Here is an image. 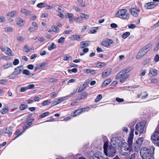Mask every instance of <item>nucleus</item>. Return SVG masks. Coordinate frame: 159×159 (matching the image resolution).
<instances>
[{
    "instance_id": "nucleus-1",
    "label": "nucleus",
    "mask_w": 159,
    "mask_h": 159,
    "mask_svg": "<svg viewBox=\"0 0 159 159\" xmlns=\"http://www.w3.org/2000/svg\"><path fill=\"white\" fill-rule=\"evenodd\" d=\"M154 150L155 148L153 146L142 148L141 150L140 154L142 159H154L153 154Z\"/></svg>"
},
{
    "instance_id": "nucleus-2",
    "label": "nucleus",
    "mask_w": 159,
    "mask_h": 159,
    "mask_svg": "<svg viewBox=\"0 0 159 159\" xmlns=\"http://www.w3.org/2000/svg\"><path fill=\"white\" fill-rule=\"evenodd\" d=\"M127 12V10L126 9H120L116 14L115 17L120 18L123 20H128L129 18V15Z\"/></svg>"
},
{
    "instance_id": "nucleus-3",
    "label": "nucleus",
    "mask_w": 159,
    "mask_h": 159,
    "mask_svg": "<svg viewBox=\"0 0 159 159\" xmlns=\"http://www.w3.org/2000/svg\"><path fill=\"white\" fill-rule=\"evenodd\" d=\"M150 49L148 45H146L140 50L136 56V58L139 59L144 56Z\"/></svg>"
},
{
    "instance_id": "nucleus-4",
    "label": "nucleus",
    "mask_w": 159,
    "mask_h": 159,
    "mask_svg": "<svg viewBox=\"0 0 159 159\" xmlns=\"http://www.w3.org/2000/svg\"><path fill=\"white\" fill-rule=\"evenodd\" d=\"M107 153H104L107 156L109 157H113L114 156L116 153L115 148L113 146H110L107 151Z\"/></svg>"
},
{
    "instance_id": "nucleus-5",
    "label": "nucleus",
    "mask_w": 159,
    "mask_h": 159,
    "mask_svg": "<svg viewBox=\"0 0 159 159\" xmlns=\"http://www.w3.org/2000/svg\"><path fill=\"white\" fill-rule=\"evenodd\" d=\"M145 126L144 123L143 122H139L135 126L136 130L138 131L140 133H143L144 131V128Z\"/></svg>"
},
{
    "instance_id": "nucleus-6",
    "label": "nucleus",
    "mask_w": 159,
    "mask_h": 159,
    "mask_svg": "<svg viewBox=\"0 0 159 159\" xmlns=\"http://www.w3.org/2000/svg\"><path fill=\"white\" fill-rule=\"evenodd\" d=\"M76 92V91H74L73 92L71 93L67 96L61 97L57 98L56 100H57L58 104L59 103L61 102L62 101L68 99L69 98L72 97L73 95H74Z\"/></svg>"
},
{
    "instance_id": "nucleus-7",
    "label": "nucleus",
    "mask_w": 159,
    "mask_h": 159,
    "mask_svg": "<svg viewBox=\"0 0 159 159\" xmlns=\"http://www.w3.org/2000/svg\"><path fill=\"white\" fill-rule=\"evenodd\" d=\"M143 141V137L139 138L136 141V143L134 144V146L135 148H137L140 147Z\"/></svg>"
},
{
    "instance_id": "nucleus-8",
    "label": "nucleus",
    "mask_w": 159,
    "mask_h": 159,
    "mask_svg": "<svg viewBox=\"0 0 159 159\" xmlns=\"http://www.w3.org/2000/svg\"><path fill=\"white\" fill-rule=\"evenodd\" d=\"M139 9H136L134 8H131L129 10L131 14L134 17H137L138 16V12H139Z\"/></svg>"
},
{
    "instance_id": "nucleus-9",
    "label": "nucleus",
    "mask_w": 159,
    "mask_h": 159,
    "mask_svg": "<svg viewBox=\"0 0 159 159\" xmlns=\"http://www.w3.org/2000/svg\"><path fill=\"white\" fill-rule=\"evenodd\" d=\"M111 72V68H108L105 70L102 74V77L103 78L109 76Z\"/></svg>"
},
{
    "instance_id": "nucleus-10",
    "label": "nucleus",
    "mask_w": 159,
    "mask_h": 159,
    "mask_svg": "<svg viewBox=\"0 0 159 159\" xmlns=\"http://www.w3.org/2000/svg\"><path fill=\"white\" fill-rule=\"evenodd\" d=\"M155 3L153 2H151L146 3L145 7L147 9H151L154 8L157 5L155 4Z\"/></svg>"
},
{
    "instance_id": "nucleus-11",
    "label": "nucleus",
    "mask_w": 159,
    "mask_h": 159,
    "mask_svg": "<svg viewBox=\"0 0 159 159\" xmlns=\"http://www.w3.org/2000/svg\"><path fill=\"white\" fill-rule=\"evenodd\" d=\"M87 95V93L86 92H84L78 95L77 99L79 100H84L86 98Z\"/></svg>"
},
{
    "instance_id": "nucleus-12",
    "label": "nucleus",
    "mask_w": 159,
    "mask_h": 159,
    "mask_svg": "<svg viewBox=\"0 0 159 159\" xmlns=\"http://www.w3.org/2000/svg\"><path fill=\"white\" fill-rule=\"evenodd\" d=\"M12 128L11 126L7 127L3 130L2 132L5 134H8V136L10 137L12 134Z\"/></svg>"
},
{
    "instance_id": "nucleus-13",
    "label": "nucleus",
    "mask_w": 159,
    "mask_h": 159,
    "mask_svg": "<svg viewBox=\"0 0 159 159\" xmlns=\"http://www.w3.org/2000/svg\"><path fill=\"white\" fill-rule=\"evenodd\" d=\"M126 73L125 71V70H121L117 74L115 77L116 79L117 80L121 78V77L124 75Z\"/></svg>"
},
{
    "instance_id": "nucleus-14",
    "label": "nucleus",
    "mask_w": 159,
    "mask_h": 159,
    "mask_svg": "<svg viewBox=\"0 0 159 159\" xmlns=\"http://www.w3.org/2000/svg\"><path fill=\"white\" fill-rule=\"evenodd\" d=\"M111 81V79H108L105 80L102 85V87L103 88L107 86L110 84Z\"/></svg>"
},
{
    "instance_id": "nucleus-15",
    "label": "nucleus",
    "mask_w": 159,
    "mask_h": 159,
    "mask_svg": "<svg viewBox=\"0 0 159 159\" xmlns=\"http://www.w3.org/2000/svg\"><path fill=\"white\" fill-rule=\"evenodd\" d=\"M17 15V13L15 11L9 12L6 15L7 17H13Z\"/></svg>"
},
{
    "instance_id": "nucleus-16",
    "label": "nucleus",
    "mask_w": 159,
    "mask_h": 159,
    "mask_svg": "<svg viewBox=\"0 0 159 159\" xmlns=\"http://www.w3.org/2000/svg\"><path fill=\"white\" fill-rule=\"evenodd\" d=\"M56 45L53 42L51 43L48 46V49L49 50L51 51L56 48Z\"/></svg>"
},
{
    "instance_id": "nucleus-17",
    "label": "nucleus",
    "mask_w": 159,
    "mask_h": 159,
    "mask_svg": "<svg viewBox=\"0 0 159 159\" xmlns=\"http://www.w3.org/2000/svg\"><path fill=\"white\" fill-rule=\"evenodd\" d=\"M149 74H152L154 76H156L157 74V71L155 69L151 68L150 70Z\"/></svg>"
},
{
    "instance_id": "nucleus-18",
    "label": "nucleus",
    "mask_w": 159,
    "mask_h": 159,
    "mask_svg": "<svg viewBox=\"0 0 159 159\" xmlns=\"http://www.w3.org/2000/svg\"><path fill=\"white\" fill-rule=\"evenodd\" d=\"M89 16L87 14L81 13L80 14V17L81 18H84L86 20H88L89 18Z\"/></svg>"
},
{
    "instance_id": "nucleus-19",
    "label": "nucleus",
    "mask_w": 159,
    "mask_h": 159,
    "mask_svg": "<svg viewBox=\"0 0 159 159\" xmlns=\"http://www.w3.org/2000/svg\"><path fill=\"white\" fill-rule=\"evenodd\" d=\"M82 113V110L81 109H78L76 110L75 111L73 114L74 116H75L77 115H79Z\"/></svg>"
},
{
    "instance_id": "nucleus-20",
    "label": "nucleus",
    "mask_w": 159,
    "mask_h": 159,
    "mask_svg": "<svg viewBox=\"0 0 159 159\" xmlns=\"http://www.w3.org/2000/svg\"><path fill=\"white\" fill-rule=\"evenodd\" d=\"M85 73L88 74L90 73L92 75H94L96 74L95 71L94 70H91L89 69H87L86 70Z\"/></svg>"
},
{
    "instance_id": "nucleus-21",
    "label": "nucleus",
    "mask_w": 159,
    "mask_h": 159,
    "mask_svg": "<svg viewBox=\"0 0 159 159\" xmlns=\"http://www.w3.org/2000/svg\"><path fill=\"white\" fill-rule=\"evenodd\" d=\"M124 145L125 146V147L124 148L122 146V149H124L125 151H130V148L129 147V145L126 143L124 144Z\"/></svg>"
},
{
    "instance_id": "nucleus-22",
    "label": "nucleus",
    "mask_w": 159,
    "mask_h": 159,
    "mask_svg": "<svg viewBox=\"0 0 159 159\" xmlns=\"http://www.w3.org/2000/svg\"><path fill=\"white\" fill-rule=\"evenodd\" d=\"M12 52L11 50L8 48H7V50L5 52V53L9 56H13V55L12 54Z\"/></svg>"
},
{
    "instance_id": "nucleus-23",
    "label": "nucleus",
    "mask_w": 159,
    "mask_h": 159,
    "mask_svg": "<svg viewBox=\"0 0 159 159\" xmlns=\"http://www.w3.org/2000/svg\"><path fill=\"white\" fill-rule=\"evenodd\" d=\"M20 11L22 13L27 16L30 13V12L29 11L25 9H22Z\"/></svg>"
},
{
    "instance_id": "nucleus-24",
    "label": "nucleus",
    "mask_w": 159,
    "mask_h": 159,
    "mask_svg": "<svg viewBox=\"0 0 159 159\" xmlns=\"http://www.w3.org/2000/svg\"><path fill=\"white\" fill-rule=\"evenodd\" d=\"M86 87V84H84L82 86H81L79 89L78 92L80 93L84 90Z\"/></svg>"
},
{
    "instance_id": "nucleus-25",
    "label": "nucleus",
    "mask_w": 159,
    "mask_h": 159,
    "mask_svg": "<svg viewBox=\"0 0 159 159\" xmlns=\"http://www.w3.org/2000/svg\"><path fill=\"white\" fill-rule=\"evenodd\" d=\"M47 4L44 2H41L38 3L37 5V7L39 8H42L46 7Z\"/></svg>"
},
{
    "instance_id": "nucleus-26",
    "label": "nucleus",
    "mask_w": 159,
    "mask_h": 159,
    "mask_svg": "<svg viewBox=\"0 0 159 159\" xmlns=\"http://www.w3.org/2000/svg\"><path fill=\"white\" fill-rule=\"evenodd\" d=\"M20 73V66L18 67L15 69V71L13 73V75H17Z\"/></svg>"
},
{
    "instance_id": "nucleus-27",
    "label": "nucleus",
    "mask_w": 159,
    "mask_h": 159,
    "mask_svg": "<svg viewBox=\"0 0 159 159\" xmlns=\"http://www.w3.org/2000/svg\"><path fill=\"white\" fill-rule=\"evenodd\" d=\"M133 136L129 135V137L128 139V142L129 146L131 145L132 144Z\"/></svg>"
},
{
    "instance_id": "nucleus-28",
    "label": "nucleus",
    "mask_w": 159,
    "mask_h": 159,
    "mask_svg": "<svg viewBox=\"0 0 159 159\" xmlns=\"http://www.w3.org/2000/svg\"><path fill=\"white\" fill-rule=\"evenodd\" d=\"M49 114V112L48 111H46L42 113L39 116L40 118H43L45 117L48 116Z\"/></svg>"
},
{
    "instance_id": "nucleus-29",
    "label": "nucleus",
    "mask_w": 159,
    "mask_h": 159,
    "mask_svg": "<svg viewBox=\"0 0 159 159\" xmlns=\"http://www.w3.org/2000/svg\"><path fill=\"white\" fill-rule=\"evenodd\" d=\"M108 145L107 143H105L103 145L104 152V153H107V151L108 150Z\"/></svg>"
},
{
    "instance_id": "nucleus-30",
    "label": "nucleus",
    "mask_w": 159,
    "mask_h": 159,
    "mask_svg": "<svg viewBox=\"0 0 159 159\" xmlns=\"http://www.w3.org/2000/svg\"><path fill=\"white\" fill-rule=\"evenodd\" d=\"M102 98V94H100L98 95L96 98L95 99V102H98Z\"/></svg>"
},
{
    "instance_id": "nucleus-31",
    "label": "nucleus",
    "mask_w": 159,
    "mask_h": 159,
    "mask_svg": "<svg viewBox=\"0 0 159 159\" xmlns=\"http://www.w3.org/2000/svg\"><path fill=\"white\" fill-rule=\"evenodd\" d=\"M23 51L27 53L29 52H30V48L27 45H25L23 48Z\"/></svg>"
},
{
    "instance_id": "nucleus-32",
    "label": "nucleus",
    "mask_w": 159,
    "mask_h": 159,
    "mask_svg": "<svg viewBox=\"0 0 159 159\" xmlns=\"http://www.w3.org/2000/svg\"><path fill=\"white\" fill-rule=\"evenodd\" d=\"M83 51L84 53L80 52V55L81 56H82L84 55V53L88 52L89 51V49L88 48H84L83 49Z\"/></svg>"
},
{
    "instance_id": "nucleus-33",
    "label": "nucleus",
    "mask_w": 159,
    "mask_h": 159,
    "mask_svg": "<svg viewBox=\"0 0 159 159\" xmlns=\"http://www.w3.org/2000/svg\"><path fill=\"white\" fill-rule=\"evenodd\" d=\"M130 34V33L129 32H126L124 33L122 35L123 38L125 39Z\"/></svg>"
},
{
    "instance_id": "nucleus-34",
    "label": "nucleus",
    "mask_w": 159,
    "mask_h": 159,
    "mask_svg": "<svg viewBox=\"0 0 159 159\" xmlns=\"http://www.w3.org/2000/svg\"><path fill=\"white\" fill-rule=\"evenodd\" d=\"M34 120V119H30L27 121V124L28 126H30L32 124V122Z\"/></svg>"
},
{
    "instance_id": "nucleus-35",
    "label": "nucleus",
    "mask_w": 159,
    "mask_h": 159,
    "mask_svg": "<svg viewBox=\"0 0 159 159\" xmlns=\"http://www.w3.org/2000/svg\"><path fill=\"white\" fill-rule=\"evenodd\" d=\"M106 64L104 62H100L97 64V67L98 68H101L104 67Z\"/></svg>"
},
{
    "instance_id": "nucleus-36",
    "label": "nucleus",
    "mask_w": 159,
    "mask_h": 159,
    "mask_svg": "<svg viewBox=\"0 0 159 159\" xmlns=\"http://www.w3.org/2000/svg\"><path fill=\"white\" fill-rule=\"evenodd\" d=\"M65 38L64 37L60 38L58 41V43H63L65 42Z\"/></svg>"
},
{
    "instance_id": "nucleus-37",
    "label": "nucleus",
    "mask_w": 159,
    "mask_h": 159,
    "mask_svg": "<svg viewBox=\"0 0 159 159\" xmlns=\"http://www.w3.org/2000/svg\"><path fill=\"white\" fill-rule=\"evenodd\" d=\"M22 73L23 74L28 75H30V71L28 70H24L22 71Z\"/></svg>"
},
{
    "instance_id": "nucleus-38",
    "label": "nucleus",
    "mask_w": 159,
    "mask_h": 159,
    "mask_svg": "<svg viewBox=\"0 0 159 159\" xmlns=\"http://www.w3.org/2000/svg\"><path fill=\"white\" fill-rule=\"evenodd\" d=\"M28 107V106L27 105L25 104H22L20 105V110H24L27 108Z\"/></svg>"
},
{
    "instance_id": "nucleus-39",
    "label": "nucleus",
    "mask_w": 159,
    "mask_h": 159,
    "mask_svg": "<svg viewBox=\"0 0 159 159\" xmlns=\"http://www.w3.org/2000/svg\"><path fill=\"white\" fill-rule=\"evenodd\" d=\"M132 69V67H128L126 68H125L124 70H125V71L126 73L129 72Z\"/></svg>"
},
{
    "instance_id": "nucleus-40",
    "label": "nucleus",
    "mask_w": 159,
    "mask_h": 159,
    "mask_svg": "<svg viewBox=\"0 0 159 159\" xmlns=\"http://www.w3.org/2000/svg\"><path fill=\"white\" fill-rule=\"evenodd\" d=\"M51 102H50L48 100H46L42 102V104L43 106H45L49 105L51 103Z\"/></svg>"
},
{
    "instance_id": "nucleus-41",
    "label": "nucleus",
    "mask_w": 159,
    "mask_h": 159,
    "mask_svg": "<svg viewBox=\"0 0 159 159\" xmlns=\"http://www.w3.org/2000/svg\"><path fill=\"white\" fill-rule=\"evenodd\" d=\"M80 35H74L73 36V39L74 40H78L80 39Z\"/></svg>"
},
{
    "instance_id": "nucleus-42",
    "label": "nucleus",
    "mask_w": 159,
    "mask_h": 159,
    "mask_svg": "<svg viewBox=\"0 0 159 159\" xmlns=\"http://www.w3.org/2000/svg\"><path fill=\"white\" fill-rule=\"evenodd\" d=\"M101 44L105 47H107L109 46L108 43H107V41H104L102 42L101 43Z\"/></svg>"
},
{
    "instance_id": "nucleus-43",
    "label": "nucleus",
    "mask_w": 159,
    "mask_h": 159,
    "mask_svg": "<svg viewBox=\"0 0 159 159\" xmlns=\"http://www.w3.org/2000/svg\"><path fill=\"white\" fill-rule=\"evenodd\" d=\"M58 29L59 28L56 25H54L52 27V31L54 32H57V31L58 30Z\"/></svg>"
},
{
    "instance_id": "nucleus-44",
    "label": "nucleus",
    "mask_w": 159,
    "mask_h": 159,
    "mask_svg": "<svg viewBox=\"0 0 159 159\" xmlns=\"http://www.w3.org/2000/svg\"><path fill=\"white\" fill-rule=\"evenodd\" d=\"M8 111V110L7 108L3 109L1 110V113L2 114H4L7 113Z\"/></svg>"
},
{
    "instance_id": "nucleus-45",
    "label": "nucleus",
    "mask_w": 159,
    "mask_h": 159,
    "mask_svg": "<svg viewBox=\"0 0 159 159\" xmlns=\"http://www.w3.org/2000/svg\"><path fill=\"white\" fill-rule=\"evenodd\" d=\"M78 71L77 69L76 68H74L71 70L70 69H68V72L71 73V71L73 73H76Z\"/></svg>"
},
{
    "instance_id": "nucleus-46",
    "label": "nucleus",
    "mask_w": 159,
    "mask_h": 159,
    "mask_svg": "<svg viewBox=\"0 0 159 159\" xmlns=\"http://www.w3.org/2000/svg\"><path fill=\"white\" fill-rule=\"evenodd\" d=\"M98 29V27H93V29H91L90 31L91 33H95L96 32V31Z\"/></svg>"
},
{
    "instance_id": "nucleus-47",
    "label": "nucleus",
    "mask_w": 159,
    "mask_h": 159,
    "mask_svg": "<svg viewBox=\"0 0 159 159\" xmlns=\"http://www.w3.org/2000/svg\"><path fill=\"white\" fill-rule=\"evenodd\" d=\"M12 64L11 63H7L6 64L4 65L3 67L5 69H7L10 66H11Z\"/></svg>"
},
{
    "instance_id": "nucleus-48",
    "label": "nucleus",
    "mask_w": 159,
    "mask_h": 159,
    "mask_svg": "<svg viewBox=\"0 0 159 159\" xmlns=\"http://www.w3.org/2000/svg\"><path fill=\"white\" fill-rule=\"evenodd\" d=\"M116 101L118 102H124V100L123 98H116Z\"/></svg>"
},
{
    "instance_id": "nucleus-49",
    "label": "nucleus",
    "mask_w": 159,
    "mask_h": 159,
    "mask_svg": "<svg viewBox=\"0 0 159 159\" xmlns=\"http://www.w3.org/2000/svg\"><path fill=\"white\" fill-rule=\"evenodd\" d=\"M57 80L54 78H50L47 80V81L49 82H55L57 81Z\"/></svg>"
},
{
    "instance_id": "nucleus-50",
    "label": "nucleus",
    "mask_w": 159,
    "mask_h": 159,
    "mask_svg": "<svg viewBox=\"0 0 159 159\" xmlns=\"http://www.w3.org/2000/svg\"><path fill=\"white\" fill-rule=\"evenodd\" d=\"M37 30V28H35L34 27H30L29 28V30L32 32H33Z\"/></svg>"
},
{
    "instance_id": "nucleus-51",
    "label": "nucleus",
    "mask_w": 159,
    "mask_h": 159,
    "mask_svg": "<svg viewBox=\"0 0 159 159\" xmlns=\"http://www.w3.org/2000/svg\"><path fill=\"white\" fill-rule=\"evenodd\" d=\"M85 43L83 41L81 42L80 44V47L81 48H84L86 47L85 45Z\"/></svg>"
},
{
    "instance_id": "nucleus-52",
    "label": "nucleus",
    "mask_w": 159,
    "mask_h": 159,
    "mask_svg": "<svg viewBox=\"0 0 159 159\" xmlns=\"http://www.w3.org/2000/svg\"><path fill=\"white\" fill-rule=\"evenodd\" d=\"M67 14V15L66 16L67 18L70 19L73 17V15L72 13H68Z\"/></svg>"
},
{
    "instance_id": "nucleus-53",
    "label": "nucleus",
    "mask_w": 159,
    "mask_h": 159,
    "mask_svg": "<svg viewBox=\"0 0 159 159\" xmlns=\"http://www.w3.org/2000/svg\"><path fill=\"white\" fill-rule=\"evenodd\" d=\"M82 110V112H84L86 111H88L89 110L90 108L89 107H86L81 108Z\"/></svg>"
},
{
    "instance_id": "nucleus-54",
    "label": "nucleus",
    "mask_w": 159,
    "mask_h": 159,
    "mask_svg": "<svg viewBox=\"0 0 159 159\" xmlns=\"http://www.w3.org/2000/svg\"><path fill=\"white\" fill-rule=\"evenodd\" d=\"M70 57V56H67V55H65L64 56L63 59L64 60L68 61Z\"/></svg>"
},
{
    "instance_id": "nucleus-55",
    "label": "nucleus",
    "mask_w": 159,
    "mask_h": 159,
    "mask_svg": "<svg viewBox=\"0 0 159 159\" xmlns=\"http://www.w3.org/2000/svg\"><path fill=\"white\" fill-rule=\"evenodd\" d=\"M19 63V61L18 59H16L14 60L13 62V64L14 65H16L18 64Z\"/></svg>"
},
{
    "instance_id": "nucleus-56",
    "label": "nucleus",
    "mask_w": 159,
    "mask_h": 159,
    "mask_svg": "<svg viewBox=\"0 0 159 159\" xmlns=\"http://www.w3.org/2000/svg\"><path fill=\"white\" fill-rule=\"evenodd\" d=\"M29 126H28L27 124L25 125L23 127V129L24 130L23 131L20 132V135L22 134L23 133L25 132V129L28 128Z\"/></svg>"
},
{
    "instance_id": "nucleus-57",
    "label": "nucleus",
    "mask_w": 159,
    "mask_h": 159,
    "mask_svg": "<svg viewBox=\"0 0 159 159\" xmlns=\"http://www.w3.org/2000/svg\"><path fill=\"white\" fill-rule=\"evenodd\" d=\"M35 87V85L34 84H30L27 87L28 89H33Z\"/></svg>"
},
{
    "instance_id": "nucleus-58",
    "label": "nucleus",
    "mask_w": 159,
    "mask_h": 159,
    "mask_svg": "<svg viewBox=\"0 0 159 159\" xmlns=\"http://www.w3.org/2000/svg\"><path fill=\"white\" fill-rule=\"evenodd\" d=\"M136 27V25L134 24H130L128 25L129 29H133Z\"/></svg>"
},
{
    "instance_id": "nucleus-59",
    "label": "nucleus",
    "mask_w": 159,
    "mask_h": 159,
    "mask_svg": "<svg viewBox=\"0 0 159 159\" xmlns=\"http://www.w3.org/2000/svg\"><path fill=\"white\" fill-rule=\"evenodd\" d=\"M4 30L6 31L9 32H11L12 30V28L9 27H5Z\"/></svg>"
},
{
    "instance_id": "nucleus-60",
    "label": "nucleus",
    "mask_w": 159,
    "mask_h": 159,
    "mask_svg": "<svg viewBox=\"0 0 159 159\" xmlns=\"http://www.w3.org/2000/svg\"><path fill=\"white\" fill-rule=\"evenodd\" d=\"M154 60L156 62H158L159 61V55L157 54L154 57Z\"/></svg>"
},
{
    "instance_id": "nucleus-61",
    "label": "nucleus",
    "mask_w": 159,
    "mask_h": 159,
    "mask_svg": "<svg viewBox=\"0 0 159 159\" xmlns=\"http://www.w3.org/2000/svg\"><path fill=\"white\" fill-rule=\"evenodd\" d=\"M45 64L44 62L41 63L40 65H38V67H39V68L40 69L42 67H43L45 66Z\"/></svg>"
},
{
    "instance_id": "nucleus-62",
    "label": "nucleus",
    "mask_w": 159,
    "mask_h": 159,
    "mask_svg": "<svg viewBox=\"0 0 159 159\" xmlns=\"http://www.w3.org/2000/svg\"><path fill=\"white\" fill-rule=\"evenodd\" d=\"M78 103V102L75 100H73L70 104V105L72 106H74L76 105V104Z\"/></svg>"
},
{
    "instance_id": "nucleus-63",
    "label": "nucleus",
    "mask_w": 159,
    "mask_h": 159,
    "mask_svg": "<svg viewBox=\"0 0 159 159\" xmlns=\"http://www.w3.org/2000/svg\"><path fill=\"white\" fill-rule=\"evenodd\" d=\"M57 94L55 92H52L51 93V97L52 98H55L57 96Z\"/></svg>"
},
{
    "instance_id": "nucleus-64",
    "label": "nucleus",
    "mask_w": 159,
    "mask_h": 159,
    "mask_svg": "<svg viewBox=\"0 0 159 159\" xmlns=\"http://www.w3.org/2000/svg\"><path fill=\"white\" fill-rule=\"evenodd\" d=\"M90 159H100L99 157H97L96 156H91Z\"/></svg>"
}]
</instances>
